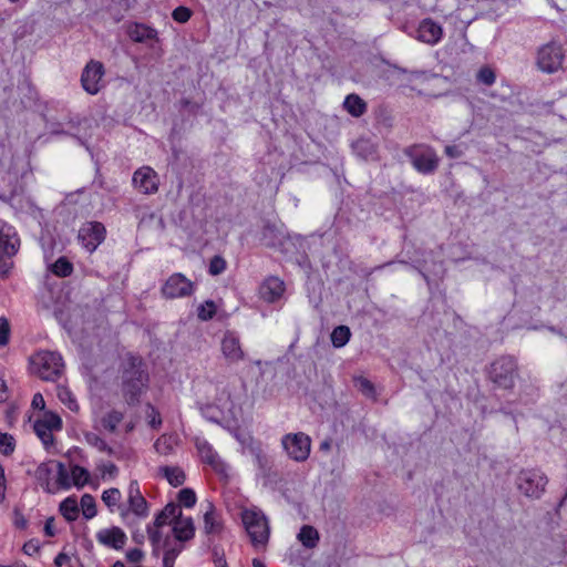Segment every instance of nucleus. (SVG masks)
<instances>
[{"mask_svg": "<svg viewBox=\"0 0 567 567\" xmlns=\"http://www.w3.org/2000/svg\"><path fill=\"white\" fill-rule=\"evenodd\" d=\"M390 79L399 85L409 86L412 90H416L420 94L429 96H436L439 93L434 89L429 87L427 84L441 86L446 83V79L437 74L427 71H408L400 68L390 70Z\"/></svg>", "mask_w": 567, "mask_h": 567, "instance_id": "obj_1", "label": "nucleus"}, {"mask_svg": "<svg viewBox=\"0 0 567 567\" xmlns=\"http://www.w3.org/2000/svg\"><path fill=\"white\" fill-rule=\"evenodd\" d=\"M179 514V505L168 503L156 516L153 523L146 527L147 536L153 547V555L158 556L159 551L171 544V536L163 532L165 526L173 523L174 517Z\"/></svg>", "mask_w": 567, "mask_h": 567, "instance_id": "obj_2", "label": "nucleus"}, {"mask_svg": "<svg viewBox=\"0 0 567 567\" xmlns=\"http://www.w3.org/2000/svg\"><path fill=\"white\" fill-rule=\"evenodd\" d=\"M32 373L45 381H55L63 372V360L58 352L39 351L30 359Z\"/></svg>", "mask_w": 567, "mask_h": 567, "instance_id": "obj_3", "label": "nucleus"}, {"mask_svg": "<svg viewBox=\"0 0 567 567\" xmlns=\"http://www.w3.org/2000/svg\"><path fill=\"white\" fill-rule=\"evenodd\" d=\"M128 365L123 373V391L127 401L134 403L146 388L148 375L141 359L131 358Z\"/></svg>", "mask_w": 567, "mask_h": 567, "instance_id": "obj_4", "label": "nucleus"}, {"mask_svg": "<svg viewBox=\"0 0 567 567\" xmlns=\"http://www.w3.org/2000/svg\"><path fill=\"white\" fill-rule=\"evenodd\" d=\"M243 523L255 548H264L268 543L270 529L264 513L254 507L243 512Z\"/></svg>", "mask_w": 567, "mask_h": 567, "instance_id": "obj_5", "label": "nucleus"}, {"mask_svg": "<svg viewBox=\"0 0 567 567\" xmlns=\"http://www.w3.org/2000/svg\"><path fill=\"white\" fill-rule=\"evenodd\" d=\"M515 484L520 494L538 499L546 491L548 477L538 468H525L517 474Z\"/></svg>", "mask_w": 567, "mask_h": 567, "instance_id": "obj_6", "label": "nucleus"}, {"mask_svg": "<svg viewBox=\"0 0 567 567\" xmlns=\"http://www.w3.org/2000/svg\"><path fill=\"white\" fill-rule=\"evenodd\" d=\"M148 503L141 492L140 484L136 480L130 482L126 489V503L121 507V518L128 519L131 515L143 519L148 516Z\"/></svg>", "mask_w": 567, "mask_h": 567, "instance_id": "obj_7", "label": "nucleus"}, {"mask_svg": "<svg viewBox=\"0 0 567 567\" xmlns=\"http://www.w3.org/2000/svg\"><path fill=\"white\" fill-rule=\"evenodd\" d=\"M281 447L287 457L302 463L308 460L311 452V439L303 432L287 433L281 437Z\"/></svg>", "mask_w": 567, "mask_h": 567, "instance_id": "obj_8", "label": "nucleus"}, {"mask_svg": "<svg viewBox=\"0 0 567 567\" xmlns=\"http://www.w3.org/2000/svg\"><path fill=\"white\" fill-rule=\"evenodd\" d=\"M565 52L560 43L550 41L537 50L536 64L542 72L555 73L561 66Z\"/></svg>", "mask_w": 567, "mask_h": 567, "instance_id": "obj_9", "label": "nucleus"}, {"mask_svg": "<svg viewBox=\"0 0 567 567\" xmlns=\"http://www.w3.org/2000/svg\"><path fill=\"white\" fill-rule=\"evenodd\" d=\"M516 362L512 357H502L495 360L489 370V378L497 386L509 389L516 378Z\"/></svg>", "mask_w": 567, "mask_h": 567, "instance_id": "obj_10", "label": "nucleus"}, {"mask_svg": "<svg viewBox=\"0 0 567 567\" xmlns=\"http://www.w3.org/2000/svg\"><path fill=\"white\" fill-rule=\"evenodd\" d=\"M33 429L43 445L49 447L53 444V432L62 429V419L52 411H45L35 420Z\"/></svg>", "mask_w": 567, "mask_h": 567, "instance_id": "obj_11", "label": "nucleus"}, {"mask_svg": "<svg viewBox=\"0 0 567 567\" xmlns=\"http://www.w3.org/2000/svg\"><path fill=\"white\" fill-rule=\"evenodd\" d=\"M162 295L166 299L188 297L194 292V284L181 272H175L162 286Z\"/></svg>", "mask_w": 567, "mask_h": 567, "instance_id": "obj_12", "label": "nucleus"}, {"mask_svg": "<svg viewBox=\"0 0 567 567\" xmlns=\"http://www.w3.org/2000/svg\"><path fill=\"white\" fill-rule=\"evenodd\" d=\"M414 168L423 174L432 173L436 169L439 157L435 151L429 146L419 145L409 151Z\"/></svg>", "mask_w": 567, "mask_h": 567, "instance_id": "obj_13", "label": "nucleus"}, {"mask_svg": "<svg viewBox=\"0 0 567 567\" xmlns=\"http://www.w3.org/2000/svg\"><path fill=\"white\" fill-rule=\"evenodd\" d=\"M104 66L101 62L91 60L84 68L81 75V83L85 92L95 95L102 89Z\"/></svg>", "mask_w": 567, "mask_h": 567, "instance_id": "obj_14", "label": "nucleus"}, {"mask_svg": "<svg viewBox=\"0 0 567 567\" xmlns=\"http://www.w3.org/2000/svg\"><path fill=\"white\" fill-rule=\"evenodd\" d=\"M195 445L202 461L209 465L217 474L226 476L228 473L227 464L221 460L213 445L203 437L195 439Z\"/></svg>", "mask_w": 567, "mask_h": 567, "instance_id": "obj_15", "label": "nucleus"}, {"mask_svg": "<svg viewBox=\"0 0 567 567\" xmlns=\"http://www.w3.org/2000/svg\"><path fill=\"white\" fill-rule=\"evenodd\" d=\"M105 227L97 221H87L79 230V240L82 246L93 252L105 238Z\"/></svg>", "mask_w": 567, "mask_h": 567, "instance_id": "obj_16", "label": "nucleus"}, {"mask_svg": "<svg viewBox=\"0 0 567 567\" xmlns=\"http://www.w3.org/2000/svg\"><path fill=\"white\" fill-rule=\"evenodd\" d=\"M220 351L228 363H238L245 358L239 336L234 331L224 333L220 340Z\"/></svg>", "mask_w": 567, "mask_h": 567, "instance_id": "obj_17", "label": "nucleus"}, {"mask_svg": "<svg viewBox=\"0 0 567 567\" xmlns=\"http://www.w3.org/2000/svg\"><path fill=\"white\" fill-rule=\"evenodd\" d=\"M133 185L143 194H154L158 189V176L153 168L143 166L135 171Z\"/></svg>", "mask_w": 567, "mask_h": 567, "instance_id": "obj_18", "label": "nucleus"}, {"mask_svg": "<svg viewBox=\"0 0 567 567\" xmlns=\"http://www.w3.org/2000/svg\"><path fill=\"white\" fill-rule=\"evenodd\" d=\"M95 538L99 544L115 550L122 549L127 542L126 534L117 526L101 528L96 532Z\"/></svg>", "mask_w": 567, "mask_h": 567, "instance_id": "obj_19", "label": "nucleus"}, {"mask_svg": "<svg viewBox=\"0 0 567 567\" xmlns=\"http://www.w3.org/2000/svg\"><path fill=\"white\" fill-rule=\"evenodd\" d=\"M55 472V484L56 487L62 489H69L72 486L71 468L68 470L61 462H52L49 464H41L38 467V475L41 478L43 475H49Z\"/></svg>", "mask_w": 567, "mask_h": 567, "instance_id": "obj_20", "label": "nucleus"}, {"mask_svg": "<svg viewBox=\"0 0 567 567\" xmlns=\"http://www.w3.org/2000/svg\"><path fill=\"white\" fill-rule=\"evenodd\" d=\"M20 247V238L13 226L0 220V250L8 257L14 256Z\"/></svg>", "mask_w": 567, "mask_h": 567, "instance_id": "obj_21", "label": "nucleus"}, {"mask_svg": "<svg viewBox=\"0 0 567 567\" xmlns=\"http://www.w3.org/2000/svg\"><path fill=\"white\" fill-rule=\"evenodd\" d=\"M442 37V27L432 19L422 20L416 29V39L430 45L439 43Z\"/></svg>", "mask_w": 567, "mask_h": 567, "instance_id": "obj_22", "label": "nucleus"}, {"mask_svg": "<svg viewBox=\"0 0 567 567\" xmlns=\"http://www.w3.org/2000/svg\"><path fill=\"white\" fill-rule=\"evenodd\" d=\"M285 282L278 277L267 278L259 288V295L266 302H276L284 296Z\"/></svg>", "mask_w": 567, "mask_h": 567, "instance_id": "obj_23", "label": "nucleus"}, {"mask_svg": "<svg viewBox=\"0 0 567 567\" xmlns=\"http://www.w3.org/2000/svg\"><path fill=\"white\" fill-rule=\"evenodd\" d=\"M171 525L174 536L178 542L189 540L195 535V526L192 517L183 516L181 508L178 516L174 517Z\"/></svg>", "mask_w": 567, "mask_h": 567, "instance_id": "obj_24", "label": "nucleus"}, {"mask_svg": "<svg viewBox=\"0 0 567 567\" xmlns=\"http://www.w3.org/2000/svg\"><path fill=\"white\" fill-rule=\"evenodd\" d=\"M127 34L134 42L141 43L153 40L157 35L154 29L142 23L131 24L127 29Z\"/></svg>", "mask_w": 567, "mask_h": 567, "instance_id": "obj_25", "label": "nucleus"}, {"mask_svg": "<svg viewBox=\"0 0 567 567\" xmlns=\"http://www.w3.org/2000/svg\"><path fill=\"white\" fill-rule=\"evenodd\" d=\"M101 498L111 513H118L121 516V507H123V504L121 503L122 493L118 488L111 487L105 489Z\"/></svg>", "mask_w": 567, "mask_h": 567, "instance_id": "obj_26", "label": "nucleus"}, {"mask_svg": "<svg viewBox=\"0 0 567 567\" xmlns=\"http://www.w3.org/2000/svg\"><path fill=\"white\" fill-rule=\"evenodd\" d=\"M346 111L354 117H359L367 111L365 102L357 94H349L343 102Z\"/></svg>", "mask_w": 567, "mask_h": 567, "instance_id": "obj_27", "label": "nucleus"}, {"mask_svg": "<svg viewBox=\"0 0 567 567\" xmlns=\"http://www.w3.org/2000/svg\"><path fill=\"white\" fill-rule=\"evenodd\" d=\"M83 437L87 445L97 450L99 452L106 453L109 455L114 454V450L97 433L85 431L83 432Z\"/></svg>", "mask_w": 567, "mask_h": 567, "instance_id": "obj_28", "label": "nucleus"}, {"mask_svg": "<svg viewBox=\"0 0 567 567\" xmlns=\"http://www.w3.org/2000/svg\"><path fill=\"white\" fill-rule=\"evenodd\" d=\"M79 504L74 496H69L60 504L61 515L69 522H73L79 517Z\"/></svg>", "mask_w": 567, "mask_h": 567, "instance_id": "obj_29", "label": "nucleus"}, {"mask_svg": "<svg viewBox=\"0 0 567 567\" xmlns=\"http://www.w3.org/2000/svg\"><path fill=\"white\" fill-rule=\"evenodd\" d=\"M285 235L275 225H267L262 230L261 240L266 246L276 247L282 244Z\"/></svg>", "mask_w": 567, "mask_h": 567, "instance_id": "obj_30", "label": "nucleus"}, {"mask_svg": "<svg viewBox=\"0 0 567 567\" xmlns=\"http://www.w3.org/2000/svg\"><path fill=\"white\" fill-rule=\"evenodd\" d=\"M56 395L60 402L63 405H65L70 411L74 413H78L80 411L78 400L69 388L59 385L56 389Z\"/></svg>", "mask_w": 567, "mask_h": 567, "instance_id": "obj_31", "label": "nucleus"}, {"mask_svg": "<svg viewBox=\"0 0 567 567\" xmlns=\"http://www.w3.org/2000/svg\"><path fill=\"white\" fill-rule=\"evenodd\" d=\"M298 539L302 543V545L307 548H313L317 546L319 542V534L316 528L309 525H305L301 527Z\"/></svg>", "mask_w": 567, "mask_h": 567, "instance_id": "obj_32", "label": "nucleus"}, {"mask_svg": "<svg viewBox=\"0 0 567 567\" xmlns=\"http://www.w3.org/2000/svg\"><path fill=\"white\" fill-rule=\"evenodd\" d=\"M123 412L117 410H111L102 416L101 424L106 431L114 433L115 430L117 429V425L123 421Z\"/></svg>", "mask_w": 567, "mask_h": 567, "instance_id": "obj_33", "label": "nucleus"}, {"mask_svg": "<svg viewBox=\"0 0 567 567\" xmlns=\"http://www.w3.org/2000/svg\"><path fill=\"white\" fill-rule=\"evenodd\" d=\"M204 530L206 534H218L221 530V523L212 505H209V509L204 514Z\"/></svg>", "mask_w": 567, "mask_h": 567, "instance_id": "obj_34", "label": "nucleus"}, {"mask_svg": "<svg viewBox=\"0 0 567 567\" xmlns=\"http://www.w3.org/2000/svg\"><path fill=\"white\" fill-rule=\"evenodd\" d=\"M161 471L171 485L177 487L184 484L185 474L182 468L177 466H165Z\"/></svg>", "mask_w": 567, "mask_h": 567, "instance_id": "obj_35", "label": "nucleus"}, {"mask_svg": "<svg viewBox=\"0 0 567 567\" xmlns=\"http://www.w3.org/2000/svg\"><path fill=\"white\" fill-rule=\"evenodd\" d=\"M71 480H72V486H75L78 488H82L85 486L90 481V473L87 470L80 465H72L71 466Z\"/></svg>", "mask_w": 567, "mask_h": 567, "instance_id": "obj_36", "label": "nucleus"}, {"mask_svg": "<svg viewBox=\"0 0 567 567\" xmlns=\"http://www.w3.org/2000/svg\"><path fill=\"white\" fill-rule=\"evenodd\" d=\"M80 506L82 509V514L86 519H92L93 517L96 516V503L91 494H84L81 497Z\"/></svg>", "mask_w": 567, "mask_h": 567, "instance_id": "obj_37", "label": "nucleus"}, {"mask_svg": "<svg viewBox=\"0 0 567 567\" xmlns=\"http://www.w3.org/2000/svg\"><path fill=\"white\" fill-rule=\"evenodd\" d=\"M350 329L346 326H339L331 333V341L336 348L346 346L350 339Z\"/></svg>", "mask_w": 567, "mask_h": 567, "instance_id": "obj_38", "label": "nucleus"}, {"mask_svg": "<svg viewBox=\"0 0 567 567\" xmlns=\"http://www.w3.org/2000/svg\"><path fill=\"white\" fill-rule=\"evenodd\" d=\"M73 270L72 264L64 257L59 258L51 265V271L59 277H66Z\"/></svg>", "mask_w": 567, "mask_h": 567, "instance_id": "obj_39", "label": "nucleus"}, {"mask_svg": "<svg viewBox=\"0 0 567 567\" xmlns=\"http://www.w3.org/2000/svg\"><path fill=\"white\" fill-rule=\"evenodd\" d=\"M164 557H163V567H174L175 559L182 553V545L167 546L163 548Z\"/></svg>", "mask_w": 567, "mask_h": 567, "instance_id": "obj_40", "label": "nucleus"}, {"mask_svg": "<svg viewBox=\"0 0 567 567\" xmlns=\"http://www.w3.org/2000/svg\"><path fill=\"white\" fill-rule=\"evenodd\" d=\"M102 480H113L118 474L117 466L112 462H102L97 465Z\"/></svg>", "mask_w": 567, "mask_h": 567, "instance_id": "obj_41", "label": "nucleus"}, {"mask_svg": "<svg viewBox=\"0 0 567 567\" xmlns=\"http://www.w3.org/2000/svg\"><path fill=\"white\" fill-rule=\"evenodd\" d=\"M174 443L175 440L173 436L164 435L155 442L154 447L157 453L167 455L172 452Z\"/></svg>", "mask_w": 567, "mask_h": 567, "instance_id": "obj_42", "label": "nucleus"}, {"mask_svg": "<svg viewBox=\"0 0 567 567\" xmlns=\"http://www.w3.org/2000/svg\"><path fill=\"white\" fill-rule=\"evenodd\" d=\"M196 494L190 488H183L178 492V502L181 505L190 508L196 504Z\"/></svg>", "mask_w": 567, "mask_h": 567, "instance_id": "obj_43", "label": "nucleus"}, {"mask_svg": "<svg viewBox=\"0 0 567 567\" xmlns=\"http://www.w3.org/2000/svg\"><path fill=\"white\" fill-rule=\"evenodd\" d=\"M216 313V306L213 301L202 303L197 309V316L200 320H209Z\"/></svg>", "mask_w": 567, "mask_h": 567, "instance_id": "obj_44", "label": "nucleus"}, {"mask_svg": "<svg viewBox=\"0 0 567 567\" xmlns=\"http://www.w3.org/2000/svg\"><path fill=\"white\" fill-rule=\"evenodd\" d=\"M14 451V439L12 435L0 432V452L10 455Z\"/></svg>", "mask_w": 567, "mask_h": 567, "instance_id": "obj_45", "label": "nucleus"}, {"mask_svg": "<svg viewBox=\"0 0 567 567\" xmlns=\"http://www.w3.org/2000/svg\"><path fill=\"white\" fill-rule=\"evenodd\" d=\"M477 79L486 85H492L495 82V74L492 69L482 68L477 73Z\"/></svg>", "mask_w": 567, "mask_h": 567, "instance_id": "obj_46", "label": "nucleus"}, {"mask_svg": "<svg viewBox=\"0 0 567 567\" xmlns=\"http://www.w3.org/2000/svg\"><path fill=\"white\" fill-rule=\"evenodd\" d=\"M10 338V324L3 317L0 318V346H6Z\"/></svg>", "mask_w": 567, "mask_h": 567, "instance_id": "obj_47", "label": "nucleus"}, {"mask_svg": "<svg viewBox=\"0 0 567 567\" xmlns=\"http://www.w3.org/2000/svg\"><path fill=\"white\" fill-rule=\"evenodd\" d=\"M225 268H226V262L221 257L215 256L210 260L209 272L212 275H219L225 270Z\"/></svg>", "mask_w": 567, "mask_h": 567, "instance_id": "obj_48", "label": "nucleus"}, {"mask_svg": "<svg viewBox=\"0 0 567 567\" xmlns=\"http://www.w3.org/2000/svg\"><path fill=\"white\" fill-rule=\"evenodd\" d=\"M190 16V10L185 7H178L173 11V19L181 23L187 22Z\"/></svg>", "mask_w": 567, "mask_h": 567, "instance_id": "obj_49", "label": "nucleus"}, {"mask_svg": "<svg viewBox=\"0 0 567 567\" xmlns=\"http://www.w3.org/2000/svg\"><path fill=\"white\" fill-rule=\"evenodd\" d=\"M355 385L358 389L365 395H373L374 389L373 384L365 378H359L355 380Z\"/></svg>", "mask_w": 567, "mask_h": 567, "instance_id": "obj_50", "label": "nucleus"}, {"mask_svg": "<svg viewBox=\"0 0 567 567\" xmlns=\"http://www.w3.org/2000/svg\"><path fill=\"white\" fill-rule=\"evenodd\" d=\"M11 257H3L0 255V277H6L11 270L13 262L10 260Z\"/></svg>", "mask_w": 567, "mask_h": 567, "instance_id": "obj_51", "label": "nucleus"}, {"mask_svg": "<svg viewBox=\"0 0 567 567\" xmlns=\"http://www.w3.org/2000/svg\"><path fill=\"white\" fill-rule=\"evenodd\" d=\"M143 557H144V553L141 549H138V548L130 549L126 553V558L131 563H138V561H141L143 559Z\"/></svg>", "mask_w": 567, "mask_h": 567, "instance_id": "obj_52", "label": "nucleus"}, {"mask_svg": "<svg viewBox=\"0 0 567 567\" xmlns=\"http://www.w3.org/2000/svg\"><path fill=\"white\" fill-rule=\"evenodd\" d=\"M445 154L449 156V157H452V158H457V157H461L462 154H463V151L461 150L460 146L457 145H449L445 147Z\"/></svg>", "mask_w": 567, "mask_h": 567, "instance_id": "obj_53", "label": "nucleus"}, {"mask_svg": "<svg viewBox=\"0 0 567 567\" xmlns=\"http://www.w3.org/2000/svg\"><path fill=\"white\" fill-rule=\"evenodd\" d=\"M44 533L47 536H54V519L52 517L48 518L44 525Z\"/></svg>", "mask_w": 567, "mask_h": 567, "instance_id": "obj_54", "label": "nucleus"}, {"mask_svg": "<svg viewBox=\"0 0 567 567\" xmlns=\"http://www.w3.org/2000/svg\"><path fill=\"white\" fill-rule=\"evenodd\" d=\"M32 405L37 409H41V410L44 409L45 402H44L42 394H40V393L34 394L33 400H32Z\"/></svg>", "mask_w": 567, "mask_h": 567, "instance_id": "obj_55", "label": "nucleus"}, {"mask_svg": "<svg viewBox=\"0 0 567 567\" xmlns=\"http://www.w3.org/2000/svg\"><path fill=\"white\" fill-rule=\"evenodd\" d=\"M150 410H151V414L148 415L151 417L150 424L153 427H156L162 423V420L153 408H150Z\"/></svg>", "mask_w": 567, "mask_h": 567, "instance_id": "obj_56", "label": "nucleus"}, {"mask_svg": "<svg viewBox=\"0 0 567 567\" xmlns=\"http://www.w3.org/2000/svg\"><path fill=\"white\" fill-rule=\"evenodd\" d=\"M4 498V470L0 464V502Z\"/></svg>", "mask_w": 567, "mask_h": 567, "instance_id": "obj_57", "label": "nucleus"}, {"mask_svg": "<svg viewBox=\"0 0 567 567\" xmlns=\"http://www.w3.org/2000/svg\"><path fill=\"white\" fill-rule=\"evenodd\" d=\"M7 400V385L4 380L0 377V402Z\"/></svg>", "mask_w": 567, "mask_h": 567, "instance_id": "obj_58", "label": "nucleus"}, {"mask_svg": "<svg viewBox=\"0 0 567 567\" xmlns=\"http://www.w3.org/2000/svg\"><path fill=\"white\" fill-rule=\"evenodd\" d=\"M14 523H16V526L19 528H25V526H27V520L23 516H18L16 518Z\"/></svg>", "mask_w": 567, "mask_h": 567, "instance_id": "obj_59", "label": "nucleus"}, {"mask_svg": "<svg viewBox=\"0 0 567 567\" xmlns=\"http://www.w3.org/2000/svg\"><path fill=\"white\" fill-rule=\"evenodd\" d=\"M330 447H331V442L330 441H323L320 444V450L321 451H328V450H330Z\"/></svg>", "mask_w": 567, "mask_h": 567, "instance_id": "obj_60", "label": "nucleus"}, {"mask_svg": "<svg viewBox=\"0 0 567 567\" xmlns=\"http://www.w3.org/2000/svg\"><path fill=\"white\" fill-rule=\"evenodd\" d=\"M118 4H120V7H121V9H122L123 11H126V10L130 8V2H128V0H123V1H121Z\"/></svg>", "mask_w": 567, "mask_h": 567, "instance_id": "obj_61", "label": "nucleus"}, {"mask_svg": "<svg viewBox=\"0 0 567 567\" xmlns=\"http://www.w3.org/2000/svg\"><path fill=\"white\" fill-rule=\"evenodd\" d=\"M365 146H369V142L368 141H359L357 142L355 144V148H359V147H365ZM370 147L372 148V146L370 145Z\"/></svg>", "mask_w": 567, "mask_h": 567, "instance_id": "obj_62", "label": "nucleus"}, {"mask_svg": "<svg viewBox=\"0 0 567 567\" xmlns=\"http://www.w3.org/2000/svg\"><path fill=\"white\" fill-rule=\"evenodd\" d=\"M252 567H265V565L260 560L254 559Z\"/></svg>", "mask_w": 567, "mask_h": 567, "instance_id": "obj_63", "label": "nucleus"}, {"mask_svg": "<svg viewBox=\"0 0 567 567\" xmlns=\"http://www.w3.org/2000/svg\"><path fill=\"white\" fill-rule=\"evenodd\" d=\"M112 567H125V565L122 561L117 560L113 564Z\"/></svg>", "mask_w": 567, "mask_h": 567, "instance_id": "obj_64", "label": "nucleus"}]
</instances>
